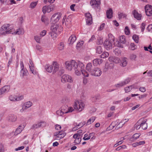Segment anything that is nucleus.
Instances as JSON below:
<instances>
[{"mask_svg": "<svg viewBox=\"0 0 152 152\" xmlns=\"http://www.w3.org/2000/svg\"><path fill=\"white\" fill-rule=\"evenodd\" d=\"M107 17L109 19H111L113 17V11L112 9H110L106 12Z\"/></svg>", "mask_w": 152, "mask_h": 152, "instance_id": "obj_24", "label": "nucleus"}, {"mask_svg": "<svg viewBox=\"0 0 152 152\" xmlns=\"http://www.w3.org/2000/svg\"><path fill=\"white\" fill-rule=\"evenodd\" d=\"M108 39H107V40L113 43L115 40L114 37L111 34H108Z\"/></svg>", "mask_w": 152, "mask_h": 152, "instance_id": "obj_33", "label": "nucleus"}, {"mask_svg": "<svg viewBox=\"0 0 152 152\" xmlns=\"http://www.w3.org/2000/svg\"><path fill=\"white\" fill-rule=\"evenodd\" d=\"M136 56L134 54H132L131 55L130 58L132 60H134L136 58Z\"/></svg>", "mask_w": 152, "mask_h": 152, "instance_id": "obj_60", "label": "nucleus"}, {"mask_svg": "<svg viewBox=\"0 0 152 152\" xmlns=\"http://www.w3.org/2000/svg\"><path fill=\"white\" fill-rule=\"evenodd\" d=\"M126 60V58H123L122 61L120 64L121 66L123 67H124L126 66L127 65V63Z\"/></svg>", "mask_w": 152, "mask_h": 152, "instance_id": "obj_30", "label": "nucleus"}, {"mask_svg": "<svg viewBox=\"0 0 152 152\" xmlns=\"http://www.w3.org/2000/svg\"><path fill=\"white\" fill-rule=\"evenodd\" d=\"M102 73V72L99 68L95 67L94 68V69L92 71L91 75L94 76L99 77L101 75Z\"/></svg>", "mask_w": 152, "mask_h": 152, "instance_id": "obj_6", "label": "nucleus"}, {"mask_svg": "<svg viewBox=\"0 0 152 152\" xmlns=\"http://www.w3.org/2000/svg\"><path fill=\"white\" fill-rule=\"evenodd\" d=\"M84 43L83 41H82L80 42H79L78 43H77V45L76 46V48L77 49H78L80 48V47L82 46L83 45V44Z\"/></svg>", "mask_w": 152, "mask_h": 152, "instance_id": "obj_46", "label": "nucleus"}, {"mask_svg": "<svg viewBox=\"0 0 152 152\" xmlns=\"http://www.w3.org/2000/svg\"><path fill=\"white\" fill-rule=\"evenodd\" d=\"M61 15L58 13L53 15L51 18V20L52 21L56 23L58 22L61 17Z\"/></svg>", "mask_w": 152, "mask_h": 152, "instance_id": "obj_11", "label": "nucleus"}, {"mask_svg": "<svg viewBox=\"0 0 152 152\" xmlns=\"http://www.w3.org/2000/svg\"><path fill=\"white\" fill-rule=\"evenodd\" d=\"M45 69L49 73L51 72L53 70V67L49 64H47L45 66Z\"/></svg>", "mask_w": 152, "mask_h": 152, "instance_id": "obj_25", "label": "nucleus"}, {"mask_svg": "<svg viewBox=\"0 0 152 152\" xmlns=\"http://www.w3.org/2000/svg\"><path fill=\"white\" fill-rule=\"evenodd\" d=\"M141 126L142 129H143L145 130L147 129V124L145 123L144 124H140Z\"/></svg>", "mask_w": 152, "mask_h": 152, "instance_id": "obj_56", "label": "nucleus"}, {"mask_svg": "<svg viewBox=\"0 0 152 152\" xmlns=\"http://www.w3.org/2000/svg\"><path fill=\"white\" fill-rule=\"evenodd\" d=\"M14 30L9 24H4L2 26L0 29V34L1 35H5L6 34H18V35L22 34L24 33V31L23 29L19 28L17 29L16 31L13 32Z\"/></svg>", "mask_w": 152, "mask_h": 152, "instance_id": "obj_2", "label": "nucleus"}, {"mask_svg": "<svg viewBox=\"0 0 152 152\" xmlns=\"http://www.w3.org/2000/svg\"><path fill=\"white\" fill-rule=\"evenodd\" d=\"M37 4V2H32L31 3L30 7V8H33L35 7Z\"/></svg>", "mask_w": 152, "mask_h": 152, "instance_id": "obj_47", "label": "nucleus"}, {"mask_svg": "<svg viewBox=\"0 0 152 152\" xmlns=\"http://www.w3.org/2000/svg\"><path fill=\"white\" fill-rule=\"evenodd\" d=\"M152 29V24L149 25L147 28V30L149 31H151Z\"/></svg>", "mask_w": 152, "mask_h": 152, "instance_id": "obj_64", "label": "nucleus"}, {"mask_svg": "<svg viewBox=\"0 0 152 152\" xmlns=\"http://www.w3.org/2000/svg\"><path fill=\"white\" fill-rule=\"evenodd\" d=\"M54 69L53 71V73H55L58 70L59 66L57 62L54 61L53 63Z\"/></svg>", "mask_w": 152, "mask_h": 152, "instance_id": "obj_23", "label": "nucleus"}, {"mask_svg": "<svg viewBox=\"0 0 152 152\" xmlns=\"http://www.w3.org/2000/svg\"><path fill=\"white\" fill-rule=\"evenodd\" d=\"M117 46L119 47L123 48V45L126 42L125 37L124 36H120L119 38V41H118Z\"/></svg>", "mask_w": 152, "mask_h": 152, "instance_id": "obj_12", "label": "nucleus"}, {"mask_svg": "<svg viewBox=\"0 0 152 152\" xmlns=\"http://www.w3.org/2000/svg\"><path fill=\"white\" fill-rule=\"evenodd\" d=\"M125 85V83H123V82L115 84V86L116 87L119 88L122 87L123 86Z\"/></svg>", "mask_w": 152, "mask_h": 152, "instance_id": "obj_45", "label": "nucleus"}, {"mask_svg": "<svg viewBox=\"0 0 152 152\" xmlns=\"http://www.w3.org/2000/svg\"><path fill=\"white\" fill-rule=\"evenodd\" d=\"M22 128H23V127H22L21 125H20L16 129L14 133V135H16L20 134L22 130Z\"/></svg>", "mask_w": 152, "mask_h": 152, "instance_id": "obj_28", "label": "nucleus"}, {"mask_svg": "<svg viewBox=\"0 0 152 152\" xmlns=\"http://www.w3.org/2000/svg\"><path fill=\"white\" fill-rule=\"evenodd\" d=\"M73 110H74L72 107H70L68 108V110H65V112H67V113L69 112H72Z\"/></svg>", "mask_w": 152, "mask_h": 152, "instance_id": "obj_59", "label": "nucleus"}, {"mask_svg": "<svg viewBox=\"0 0 152 152\" xmlns=\"http://www.w3.org/2000/svg\"><path fill=\"white\" fill-rule=\"evenodd\" d=\"M141 127L140 124L138 121L134 125V128L137 129H139Z\"/></svg>", "mask_w": 152, "mask_h": 152, "instance_id": "obj_51", "label": "nucleus"}, {"mask_svg": "<svg viewBox=\"0 0 152 152\" xmlns=\"http://www.w3.org/2000/svg\"><path fill=\"white\" fill-rule=\"evenodd\" d=\"M4 146L2 145H0V152H4Z\"/></svg>", "mask_w": 152, "mask_h": 152, "instance_id": "obj_63", "label": "nucleus"}, {"mask_svg": "<svg viewBox=\"0 0 152 152\" xmlns=\"http://www.w3.org/2000/svg\"><path fill=\"white\" fill-rule=\"evenodd\" d=\"M145 12L146 15L150 16L152 15V6L148 4L145 7Z\"/></svg>", "mask_w": 152, "mask_h": 152, "instance_id": "obj_7", "label": "nucleus"}, {"mask_svg": "<svg viewBox=\"0 0 152 152\" xmlns=\"http://www.w3.org/2000/svg\"><path fill=\"white\" fill-rule=\"evenodd\" d=\"M103 62V60L100 58H96L93 60V64L96 66L98 64H100Z\"/></svg>", "mask_w": 152, "mask_h": 152, "instance_id": "obj_20", "label": "nucleus"}, {"mask_svg": "<svg viewBox=\"0 0 152 152\" xmlns=\"http://www.w3.org/2000/svg\"><path fill=\"white\" fill-rule=\"evenodd\" d=\"M73 81L72 77L67 74L64 75L61 77V81L63 83L67 82L71 83L73 82Z\"/></svg>", "mask_w": 152, "mask_h": 152, "instance_id": "obj_3", "label": "nucleus"}, {"mask_svg": "<svg viewBox=\"0 0 152 152\" xmlns=\"http://www.w3.org/2000/svg\"><path fill=\"white\" fill-rule=\"evenodd\" d=\"M99 95L95 96L93 97L92 100L94 102H96L97 99H99Z\"/></svg>", "mask_w": 152, "mask_h": 152, "instance_id": "obj_48", "label": "nucleus"}, {"mask_svg": "<svg viewBox=\"0 0 152 152\" xmlns=\"http://www.w3.org/2000/svg\"><path fill=\"white\" fill-rule=\"evenodd\" d=\"M64 48V43L63 42H61L58 45V48L59 50H63Z\"/></svg>", "mask_w": 152, "mask_h": 152, "instance_id": "obj_37", "label": "nucleus"}, {"mask_svg": "<svg viewBox=\"0 0 152 152\" xmlns=\"http://www.w3.org/2000/svg\"><path fill=\"white\" fill-rule=\"evenodd\" d=\"M131 49L132 50H134L137 48V46L134 44V43H131L130 45Z\"/></svg>", "mask_w": 152, "mask_h": 152, "instance_id": "obj_53", "label": "nucleus"}, {"mask_svg": "<svg viewBox=\"0 0 152 152\" xmlns=\"http://www.w3.org/2000/svg\"><path fill=\"white\" fill-rule=\"evenodd\" d=\"M109 59L110 61L115 63H118L120 61L119 58L115 57H110L109 58Z\"/></svg>", "mask_w": 152, "mask_h": 152, "instance_id": "obj_21", "label": "nucleus"}, {"mask_svg": "<svg viewBox=\"0 0 152 152\" xmlns=\"http://www.w3.org/2000/svg\"><path fill=\"white\" fill-rule=\"evenodd\" d=\"M133 88L132 86H130L125 88L124 89L125 92L126 93L129 92Z\"/></svg>", "mask_w": 152, "mask_h": 152, "instance_id": "obj_39", "label": "nucleus"}, {"mask_svg": "<svg viewBox=\"0 0 152 152\" xmlns=\"http://www.w3.org/2000/svg\"><path fill=\"white\" fill-rule=\"evenodd\" d=\"M54 9V6L50 4L48 6H45L42 8V12L44 14H45L46 12H50L53 11Z\"/></svg>", "mask_w": 152, "mask_h": 152, "instance_id": "obj_8", "label": "nucleus"}, {"mask_svg": "<svg viewBox=\"0 0 152 152\" xmlns=\"http://www.w3.org/2000/svg\"><path fill=\"white\" fill-rule=\"evenodd\" d=\"M41 20L45 24L47 25L48 23V18L45 16H42L41 18Z\"/></svg>", "mask_w": 152, "mask_h": 152, "instance_id": "obj_29", "label": "nucleus"}, {"mask_svg": "<svg viewBox=\"0 0 152 152\" xmlns=\"http://www.w3.org/2000/svg\"><path fill=\"white\" fill-rule=\"evenodd\" d=\"M65 64L66 68L68 70L74 71L76 75H80L81 72L84 76H89V74L85 70L84 65L80 61L72 60L71 61H66Z\"/></svg>", "mask_w": 152, "mask_h": 152, "instance_id": "obj_1", "label": "nucleus"}, {"mask_svg": "<svg viewBox=\"0 0 152 152\" xmlns=\"http://www.w3.org/2000/svg\"><path fill=\"white\" fill-rule=\"evenodd\" d=\"M95 119V117H91L88 120L86 123V125H88L91 124L92 122H94Z\"/></svg>", "mask_w": 152, "mask_h": 152, "instance_id": "obj_38", "label": "nucleus"}, {"mask_svg": "<svg viewBox=\"0 0 152 152\" xmlns=\"http://www.w3.org/2000/svg\"><path fill=\"white\" fill-rule=\"evenodd\" d=\"M112 42L107 40V39H106L104 42V45L105 48L107 50H108L112 48Z\"/></svg>", "mask_w": 152, "mask_h": 152, "instance_id": "obj_13", "label": "nucleus"}, {"mask_svg": "<svg viewBox=\"0 0 152 152\" xmlns=\"http://www.w3.org/2000/svg\"><path fill=\"white\" fill-rule=\"evenodd\" d=\"M145 23H142L141 26V31L143 32L144 29L145 28Z\"/></svg>", "mask_w": 152, "mask_h": 152, "instance_id": "obj_57", "label": "nucleus"}, {"mask_svg": "<svg viewBox=\"0 0 152 152\" xmlns=\"http://www.w3.org/2000/svg\"><path fill=\"white\" fill-rule=\"evenodd\" d=\"M66 135V133L65 132H63L62 133H60L59 135L56 137V138L57 139L60 140L61 139L63 138Z\"/></svg>", "mask_w": 152, "mask_h": 152, "instance_id": "obj_31", "label": "nucleus"}, {"mask_svg": "<svg viewBox=\"0 0 152 152\" xmlns=\"http://www.w3.org/2000/svg\"><path fill=\"white\" fill-rule=\"evenodd\" d=\"M81 137H80V135H79L77 137L75 138V140L74 141V143H75L76 144H79L81 140Z\"/></svg>", "mask_w": 152, "mask_h": 152, "instance_id": "obj_34", "label": "nucleus"}, {"mask_svg": "<svg viewBox=\"0 0 152 152\" xmlns=\"http://www.w3.org/2000/svg\"><path fill=\"white\" fill-rule=\"evenodd\" d=\"M132 39L135 42L137 43L138 42L139 40L138 36L136 34H134L133 36Z\"/></svg>", "mask_w": 152, "mask_h": 152, "instance_id": "obj_35", "label": "nucleus"}, {"mask_svg": "<svg viewBox=\"0 0 152 152\" xmlns=\"http://www.w3.org/2000/svg\"><path fill=\"white\" fill-rule=\"evenodd\" d=\"M49 34L52 37V38L53 39H55L57 36V34H56V32H50L49 33Z\"/></svg>", "mask_w": 152, "mask_h": 152, "instance_id": "obj_42", "label": "nucleus"}, {"mask_svg": "<svg viewBox=\"0 0 152 152\" xmlns=\"http://www.w3.org/2000/svg\"><path fill=\"white\" fill-rule=\"evenodd\" d=\"M10 89V86L9 85L5 86L0 89V95L3 94L9 91Z\"/></svg>", "mask_w": 152, "mask_h": 152, "instance_id": "obj_14", "label": "nucleus"}, {"mask_svg": "<svg viewBox=\"0 0 152 152\" xmlns=\"http://www.w3.org/2000/svg\"><path fill=\"white\" fill-rule=\"evenodd\" d=\"M46 31L45 30H43L40 34V35L42 37L45 36L46 33Z\"/></svg>", "mask_w": 152, "mask_h": 152, "instance_id": "obj_61", "label": "nucleus"}, {"mask_svg": "<svg viewBox=\"0 0 152 152\" xmlns=\"http://www.w3.org/2000/svg\"><path fill=\"white\" fill-rule=\"evenodd\" d=\"M86 19L87 25H91L92 23V18L91 15L89 13H87L86 14Z\"/></svg>", "mask_w": 152, "mask_h": 152, "instance_id": "obj_9", "label": "nucleus"}, {"mask_svg": "<svg viewBox=\"0 0 152 152\" xmlns=\"http://www.w3.org/2000/svg\"><path fill=\"white\" fill-rule=\"evenodd\" d=\"M109 54L106 52H104L101 56V57L102 58H104L107 57L109 56Z\"/></svg>", "mask_w": 152, "mask_h": 152, "instance_id": "obj_40", "label": "nucleus"}, {"mask_svg": "<svg viewBox=\"0 0 152 152\" xmlns=\"http://www.w3.org/2000/svg\"><path fill=\"white\" fill-rule=\"evenodd\" d=\"M58 27L59 26L57 24H53L50 27V30L52 31V32H56Z\"/></svg>", "mask_w": 152, "mask_h": 152, "instance_id": "obj_26", "label": "nucleus"}, {"mask_svg": "<svg viewBox=\"0 0 152 152\" xmlns=\"http://www.w3.org/2000/svg\"><path fill=\"white\" fill-rule=\"evenodd\" d=\"M147 119L145 118H141L138 121V122L140 124H144L145 123H146L147 121Z\"/></svg>", "mask_w": 152, "mask_h": 152, "instance_id": "obj_36", "label": "nucleus"}, {"mask_svg": "<svg viewBox=\"0 0 152 152\" xmlns=\"http://www.w3.org/2000/svg\"><path fill=\"white\" fill-rule=\"evenodd\" d=\"M118 15L119 19L126 18L127 16L126 15L123 13H120L118 14Z\"/></svg>", "mask_w": 152, "mask_h": 152, "instance_id": "obj_43", "label": "nucleus"}, {"mask_svg": "<svg viewBox=\"0 0 152 152\" xmlns=\"http://www.w3.org/2000/svg\"><path fill=\"white\" fill-rule=\"evenodd\" d=\"M91 63H89L86 65V70L91 74L92 71H93L94 68Z\"/></svg>", "mask_w": 152, "mask_h": 152, "instance_id": "obj_17", "label": "nucleus"}, {"mask_svg": "<svg viewBox=\"0 0 152 152\" xmlns=\"http://www.w3.org/2000/svg\"><path fill=\"white\" fill-rule=\"evenodd\" d=\"M17 117L14 115H10L8 117V120L10 122H15L17 120Z\"/></svg>", "mask_w": 152, "mask_h": 152, "instance_id": "obj_22", "label": "nucleus"}, {"mask_svg": "<svg viewBox=\"0 0 152 152\" xmlns=\"http://www.w3.org/2000/svg\"><path fill=\"white\" fill-rule=\"evenodd\" d=\"M76 37L74 35H71L69 38L68 41L69 42H70L69 43L72 44L76 40Z\"/></svg>", "mask_w": 152, "mask_h": 152, "instance_id": "obj_27", "label": "nucleus"}, {"mask_svg": "<svg viewBox=\"0 0 152 152\" xmlns=\"http://www.w3.org/2000/svg\"><path fill=\"white\" fill-rule=\"evenodd\" d=\"M97 43L98 45H101L103 43V39L100 37L98 39Z\"/></svg>", "mask_w": 152, "mask_h": 152, "instance_id": "obj_52", "label": "nucleus"}, {"mask_svg": "<svg viewBox=\"0 0 152 152\" xmlns=\"http://www.w3.org/2000/svg\"><path fill=\"white\" fill-rule=\"evenodd\" d=\"M46 125V123L45 121H42L38 122L34 124L31 127V129H37L40 127L44 126Z\"/></svg>", "mask_w": 152, "mask_h": 152, "instance_id": "obj_10", "label": "nucleus"}, {"mask_svg": "<svg viewBox=\"0 0 152 152\" xmlns=\"http://www.w3.org/2000/svg\"><path fill=\"white\" fill-rule=\"evenodd\" d=\"M134 17L138 20H140L141 19L142 17V15L138 13V12L135 10H134L132 12Z\"/></svg>", "mask_w": 152, "mask_h": 152, "instance_id": "obj_16", "label": "nucleus"}, {"mask_svg": "<svg viewBox=\"0 0 152 152\" xmlns=\"http://www.w3.org/2000/svg\"><path fill=\"white\" fill-rule=\"evenodd\" d=\"M83 132V130H79L77 132V133L75 134L73 136V137L74 138H76L79 135L80 136V137H81V135L80 134L82 133Z\"/></svg>", "mask_w": 152, "mask_h": 152, "instance_id": "obj_32", "label": "nucleus"}, {"mask_svg": "<svg viewBox=\"0 0 152 152\" xmlns=\"http://www.w3.org/2000/svg\"><path fill=\"white\" fill-rule=\"evenodd\" d=\"M36 49L37 50L39 51H42V47L39 45H37L36 46Z\"/></svg>", "mask_w": 152, "mask_h": 152, "instance_id": "obj_58", "label": "nucleus"}, {"mask_svg": "<svg viewBox=\"0 0 152 152\" xmlns=\"http://www.w3.org/2000/svg\"><path fill=\"white\" fill-rule=\"evenodd\" d=\"M28 71L26 69H23V71H22L21 70L20 72L21 73H22V75L23 76H26L27 75V73Z\"/></svg>", "mask_w": 152, "mask_h": 152, "instance_id": "obj_54", "label": "nucleus"}, {"mask_svg": "<svg viewBox=\"0 0 152 152\" xmlns=\"http://www.w3.org/2000/svg\"><path fill=\"white\" fill-rule=\"evenodd\" d=\"M100 4V0H91L90 2L92 8L96 10L99 9Z\"/></svg>", "mask_w": 152, "mask_h": 152, "instance_id": "obj_4", "label": "nucleus"}, {"mask_svg": "<svg viewBox=\"0 0 152 152\" xmlns=\"http://www.w3.org/2000/svg\"><path fill=\"white\" fill-rule=\"evenodd\" d=\"M71 21V18H67L65 20L64 17L62 20V23H64L65 22V25H66L67 27L69 28L70 26Z\"/></svg>", "mask_w": 152, "mask_h": 152, "instance_id": "obj_18", "label": "nucleus"}, {"mask_svg": "<svg viewBox=\"0 0 152 152\" xmlns=\"http://www.w3.org/2000/svg\"><path fill=\"white\" fill-rule=\"evenodd\" d=\"M25 104L28 107V108L30 107L32 105V103L30 101L28 102Z\"/></svg>", "mask_w": 152, "mask_h": 152, "instance_id": "obj_62", "label": "nucleus"}, {"mask_svg": "<svg viewBox=\"0 0 152 152\" xmlns=\"http://www.w3.org/2000/svg\"><path fill=\"white\" fill-rule=\"evenodd\" d=\"M84 106V103L77 102H75L74 107L75 109L78 110L80 112L82 110Z\"/></svg>", "mask_w": 152, "mask_h": 152, "instance_id": "obj_5", "label": "nucleus"}, {"mask_svg": "<svg viewBox=\"0 0 152 152\" xmlns=\"http://www.w3.org/2000/svg\"><path fill=\"white\" fill-rule=\"evenodd\" d=\"M34 37V39L37 42L40 43V40L41 38V37L38 36H35Z\"/></svg>", "mask_w": 152, "mask_h": 152, "instance_id": "obj_49", "label": "nucleus"}, {"mask_svg": "<svg viewBox=\"0 0 152 152\" xmlns=\"http://www.w3.org/2000/svg\"><path fill=\"white\" fill-rule=\"evenodd\" d=\"M125 34L126 35H129L130 34V30L128 26H126L124 29Z\"/></svg>", "mask_w": 152, "mask_h": 152, "instance_id": "obj_50", "label": "nucleus"}, {"mask_svg": "<svg viewBox=\"0 0 152 152\" xmlns=\"http://www.w3.org/2000/svg\"><path fill=\"white\" fill-rule=\"evenodd\" d=\"M65 107L64 106H63L61 107V110H59L56 111V114L58 115L62 116L64 114L67 113V112H65V110L64 107Z\"/></svg>", "mask_w": 152, "mask_h": 152, "instance_id": "obj_19", "label": "nucleus"}, {"mask_svg": "<svg viewBox=\"0 0 152 152\" xmlns=\"http://www.w3.org/2000/svg\"><path fill=\"white\" fill-rule=\"evenodd\" d=\"M23 98V96H20L17 97L15 96L10 95L9 97V99L11 101H18L21 100Z\"/></svg>", "mask_w": 152, "mask_h": 152, "instance_id": "obj_15", "label": "nucleus"}, {"mask_svg": "<svg viewBox=\"0 0 152 152\" xmlns=\"http://www.w3.org/2000/svg\"><path fill=\"white\" fill-rule=\"evenodd\" d=\"M141 134L140 133H135L132 136V138L134 140H136L138 139L140 136Z\"/></svg>", "mask_w": 152, "mask_h": 152, "instance_id": "obj_41", "label": "nucleus"}, {"mask_svg": "<svg viewBox=\"0 0 152 152\" xmlns=\"http://www.w3.org/2000/svg\"><path fill=\"white\" fill-rule=\"evenodd\" d=\"M114 52L116 55L118 56L121 53L120 50L117 48L115 49L114 51Z\"/></svg>", "mask_w": 152, "mask_h": 152, "instance_id": "obj_55", "label": "nucleus"}, {"mask_svg": "<svg viewBox=\"0 0 152 152\" xmlns=\"http://www.w3.org/2000/svg\"><path fill=\"white\" fill-rule=\"evenodd\" d=\"M102 49L101 46L97 47L96 49V52L99 54H101L102 52Z\"/></svg>", "mask_w": 152, "mask_h": 152, "instance_id": "obj_44", "label": "nucleus"}]
</instances>
